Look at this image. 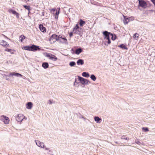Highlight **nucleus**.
Here are the masks:
<instances>
[{"mask_svg":"<svg viewBox=\"0 0 155 155\" xmlns=\"http://www.w3.org/2000/svg\"><path fill=\"white\" fill-rule=\"evenodd\" d=\"M103 34L104 36V39L105 40V43H107L108 44L110 43V38L113 40H115L116 38V36L115 34L110 33L107 31H104Z\"/></svg>","mask_w":155,"mask_h":155,"instance_id":"nucleus-1","label":"nucleus"},{"mask_svg":"<svg viewBox=\"0 0 155 155\" xmlns=\"http://www.w3.org/2000/svg\"><path fill=\"white\" fill-rule=\"evenodd\" d=\"M54 39V40L53 41V42H55L56 41H59L60 42L62 43L65 44L67 43V41L66 38H62L60 35L58 36L56 35H53L50 38V40L51 41Z\"/></svg>","mask_w":155,"mask_h":155,"instance_id":"nucleus-2","label":"nucleus"},{"mask_svg":"<svg viewBox=\"0 0 155 155\" xmlns=\"http://www.w3.org/2000/svg\"><path fill=\"white\" fill-rule=\"evenodd\" d=\"M78 80L80 82L83 84H88L91 83V82L87 79L84 78L80 76H78Z\"/></svg>","mask_w":155,"mask_h":155,"instance_id":"nucleus-3","label":"nucleus"},{"mask_svg":"<svg viewBox=\"0 0 155 155\" xmlns=\"http://www.w3.org/2000/svg\"><path fill=\"white\" fill-rule=\"evenodd\" d=\"M139 7H141L142 8L145 9L147 7V4L144 0H138Z\"/></svg>","mask_w":155,"mask_h":155,"instance_id":"nucleus-4","label":"nucleus"},{"mask_svg":"<svg viewBox=\"0 0 155 155\" xmlns=\"http://www.w3.org/2000/svg\"><path fill=\"white\" fill-rule=\"evenodd\" d=\"M24 119H25V120L26 119L25 117L21 114H18L16 117V120L18 122H20V124Z\"/></svg>","mask_w":155,"mask_h":155,"instance_id":"nucleus-5","label":"nucleus"},{"mask_svg":"<svg viewBox=\"0 0 155 155\" xmlns=\"http://www.w3.org/2000/svg\"><path fill=\"white\" fill-rule=\"evenodd\" d=\"M0 120L5 124H8L9 121V118L8 117L4 115L1 116Z\"/></svg>","mask_w":155,"mask_h":155,"instance_id":"nucleus-6","label":"nucleus"},{"mask_svg":"<svg viewBox=\"0 0 155 155\" xmlns=\"http://www.w3.org/2000/svg\"><path fill=\"white\" fill-rule=\"evenodd\" d=\"M40 48L38 46L33 45L31 46V51H35L38 50H40Z\"/></svg>","mask_w":155,"mask_h":155,"instance_id":"nucleus-7","label":"nucleus"},{"mask_svg":"<svg viewBox=\"0 0 155 155\" xmlns=\"http://www.w3.org/2000/svg\"><path fill=\"white\" fill-rule=\"evenodd\" d=\"M5 76H7V75H5ZM7 76L9 77H11L12 76H14L17 77H22V75L20 74L15 72L11 73L9 74V75H8Z\"/></svg>","mask_w":155,"mask_h":155,"instance_id":"nucleus-8","label":"nucleus"},{"mask_svg":"<svg viewBox=\"0 0 155 155\" xmlns=\"http://www.w3.org/2000/svg\"><path fill=\"white\" fill-rule=\"evenodd\" d=\"M36 145L39 147L42 148L44 147V143L39 141H36Z\"/></svg>","mask_w":155,"mask_h":155,"instance_id":"nucleus-9","label":"nucleus"},{"mask_svg":"<svg viewBox=\"0 0 155 155\" xmlns=\"http://www.w3.org/2000/svg\"><path fill=\"white\" fill-rule=\"evenodd\" d=\"M0 44L6 48L8 47L9 45L8 44V43L6 41L3 40L1 41H0Z\"/></svg>","mask_w":155,"mask_h":155,"instance_id":"nucleus-10","label":"nucleus"},{"mask_svg":"<svg viewBox=\"0 0 155 155\" xmlns=\"http://www.w3.org/2000/svg\"><path fill=\"white\" fill-rule=\"evenodd\" d=\"M33 106V104L31 102H28L26 104V108L28 109H31Z\"/></svg>","mask_w":155,"mask_h":155,"instance_id":"nucleus-11","label":"nucleus"},{"mask_svg":"<svg viewBox=\"0 0 155 155\" xmlns=\"http://www.w3.org/2000/svg\"><path fill=\"white\" fill-rule=\"evenodd\" d=\"M39 28L40 30L43 32H46V29L45 27H44L43 25L42 24H40L39 25Z\"/></svg>","mask_w":155,"mask_h":155,"instance_id":"nucleus-12","label":"nucleus"},{"mask_svg":"<svg viewBox=\"0 0 155 155\" xmlns=\"http://www.w3.org/2000/svg\"><path fill=\"white\" fill-rule=\"evenodd\" d=\"M77 63L78 65H82L84 64V61L82 59H79L77 61Z\"/></svg>","mask_w":155,"mask_h":155,"instance_id":"nucleus-13","label":"nucleus"},{"mask_svg":"<svg viewBox=\"0 0 155 155\" xmlns=\"http://www.w3.org/2000/svg\"><path fill=\"white\" fill-rule=\"evenodd\" d=\"M124 19L123 20L124 22L125 25L127 24L130 21L129 18L124 16Z\"/></svg>","mask_w":155,"mask_h":155,"instance_id":"nucleus-14","label":"nucleus"},{"mask_svg":"<svg viewBox=\"0 0 155 155\" xmlns=\"http://www.w3.org/2000/svg\"><path fill=\"white\" fill-rule=\"evenodd\" d=\"M82 51L81 48H79L76 50L75 53L76 54H79Z\"/></svg>","mask_w":155,"mask_h":155,"instance_id":"nucleus-15","label":"nucleus"},{"mask_svg":"<svg viewBox=\"0 0 155 155\" xmlns=\"http://www.w3.org/2000/svg\"><path fill=\"white\" fill-rule=\"evenodd\" d=\"M94 120L97 123H100L101 121V119L98 117H94Z\"/></svg>","mask_w":155,"mask_h":155,"instance_id":"nucleus-16","label":"nucleus"},{"mask_svg":"<svg viewBox=\"0 0 155 155\" xmlns=\"http://www.w3.org/2000/svg\"><path fill=\"white\" fill-rule=\"evenodd\" d=\"M42 66L44 68L46 69L48 67L49 65L47 62H44L42 63Z\"/></svg>","mask_w":155,"mask_h":155,"instance_id":"nucleus-17","label":"nucleus"},{"mask_svg":"<svg viewBox=\"0 0 155 155\" xmlns=\"http://www.w3.org/2000/svg\"><path fill=\"white\" fill-rule=\"evenodd\" d=\"M23 49L26 50L31 51V46H24Z\"/></svg>","mask_w":155,"mask_h":155,"instance_id":"nucleus-18","label":"nucleus"},{"mask_svg":"<svg viewBox=\"0 0 155 155\" xmlns=\"http://www.w3.org/2000/svg\"><path fill=\"white\" fill-rule=\"evenodd\" d=\"M82 74L83 77H84L86 78H88L90 76V75L88 73L85 72H83Z\"/></svg>","mask_w":155,"mask_h":155,"instance_id":"nucleus-19","label":"nucleus"},{"mask_svg":"<svg viewBox=\"0 0 155 155\" xmlns=\"http://www.w3.org/2000/svg\"><path fill=\"white\" fill-rule=\"evenodd\" d=\"M80 29H73V33L74 34H79L80 31H79Z\"/></svg>","mask_w":155,"mask_h":155,"instance_id":"nucleus-20","label":"nucleus"},{"mask_svg":"<svg viewBox=\"0 0 155 155\" xmlns=\"http://www.w3.org/2000/svg\"><path fill=\"white\" fill-rule=\"evenodd\" d=\"M118 47L123 49L127 50V48L126 46L125 45H124V44L120 45L118 46Z\"/></svg>","mask_w":155,"mask_h":155,"instance_id":"nucleus-21","label":"nucleus"},{"mask_svg":"<svg viewBox=\"0 0 155 155\" xmlns=\"http://www.w3.org/2000/svg\"><path fill=\"white\" fill-rule=\"evenodd\" d=\"M85 21L82 19H80L79 21V25L81 26H83L85 24Z\"/></svg>","mask_w":155,"mask_h":155,"instance_id":"nucleus-22","label":"nucleus"},{"mask_svg":"<svg viewBox=\"0 0 155 155\" xmlns=\"http://www.w3.org/2000/svg\"><path fill=\"white\" fill-rule=\"evenodd\" d=\"M69 65L71 67H74L76 65V63L74 61H71L70 62Z\"/></svg>","mask_w":155,"mask_h":155,"instance_id":"nucleus-23","label":"nucleus"},{"mask_svg":"<svg viewBox=\"0 0 155 155\" xmlns=\"http://www.w3.org/2000/svg\"><path fill=\"white\" fill-rule=\"evenodd\" d=\"M5 51L9 52L12 54H14V52H13V50L11 49H9L8 48H5Z\"/></svg>","mask_w":155,"mask_h":155,"instance_id":"nucleus-24","label":"nucleus"},{"mask_svg":"<svg viewBox=\"0 0 155 155\" xmlns=\"http://www.w3.org/2000/svg\"><path fill=\"white\" fill-rule=\"evenodd\" d=\"M90 78L93 81H95L96 79V78L94 74H91Z\"/></svg>","mask_w":155,"mask_h":155,"instance_id":"nucleus-25","label":"nucleus"},{"mask_svg":"<svg viewBox=\"0 0 155 155\" xmlns=\"http://www.w3.org/2000/svg\"><path fill=\"white\" fill-rule=\"evenodd\" d=\"M8 12L10 13H12L13 14L15 15L16 13V12L14 10L12 9H9L8 10Z\"/></svg>","mask_w":155,"mask_h":155,"instance_id":"nucleus-26","label":"nucleus"},{"mask_svg":"<svg viewBox=\"0 0 155 155\" xmlns=\"http://www.w3.org/2000/svg\"><path fill=\"white\" fill-rule=\"evenodd\" d=\"M25 37L24 35H21L19 38L21 42L22 41L25 39Z\"/></svg>","mask_w":155,"mask_h":155,"instance_id":"nucleus-27","label":"nucleus"},{"mask_svg":"<svg viewBox=\"0 0 155 155\" xmlns=\"http://www.w3.org/2000/svg\"><path fill=\"white\" fill-rule=\"evenodd\" d=\"M57 59L58 58L55 56L53 55L51 59L53 61H56Z\"/></svg>","mask_w":155,"mask_h":155,"instance_id":"nucleus-28","label":"nucleus"},{"mask_svg":"<svg viewBox=\"0 0 155 155\" xmlns=\"http://www.w3.org/2000/svg\"><path fill=\"white\" fill-rule=\"evenodd\" d=\"M139 36V35L137 33H135L133 37L136 40L137 39V38H137Z\"/></svg>","mask_w":155,"mask_h":155,"instance_id":"nucleus-29","label":"nucleus"},{"mask_svg":"<svg viewBox=\"0 0 155 155\" xmlns=\"http://www.w3.org/2000/svg\"><path fill=\"white\" fill-rule=\"evenodd\" d=\"M23 7L25 8V9H27L28 11L29 12H30V9L29 6H28L26 5H24Z\"/></svg>","mask_w":155,"mask_h":155,"instance_id":"nucleus-30","label":"nucleus"},{"mask_svg":"<svg viewBox=\"0 0 155 155\" xmlns=\"http://www.w3.org/2000/svg\"><path fill=\"white\" fill-rule=\"evenodd\" d=\"M60 9V8H59V10L58 11V12H57L55 14V17L56 18H57L58 17V14L59 13Z\"/></svg>","mask_w":155,"mask_h":155,"instance_id":"nucleus-31","label":"nucleus"},{"mask_svg":"<svg viewBox=\"0 0 155 155\" xmlns=\"http://www.w3.org/2000/svg\"><path fill=\"white\" fill-rule=\"evenodd\" d=\"M53 55L50 54H47V57L51 59V58L53 56Z\"/></svg>","mask_w":155,"mask_h":155,"instance_id":"nucleus-32","label":"nucleus"},{"mask_svg":"<svg viewBox=\"0 0 155 155\" xmlns=\"http://www.w3.org/2000/svg\"><path fill=\"white\" fill-rule=\"evenodd\" d=\"M121 138L122 139H125L128 140L129 138L124 136H123L121 137Z\"/></svg>","mask_w":155,"mask_h":155,"instance_id":"nucleus-33","label":"nucleus"},{"mask_svg":"<svg viewBox=\"0 0 155 155\" xmlns=\"http://www.w3.org/2000/svg\"><path fill=\"white\" fill-rule=\"evenodd\" d=\"M142 129L145 130L146 132L148 131H149L147 127H143Z\"/></svg>","mask_w":155,"mask_h":155,"instance_id":"nucleus-34","label":"nucleus"},{"mask_svg":"<svg viewBox=\"0 0 155 155\" xmlns=\"http://www.w3.org/2000/svg\"><path fill=\"white\" fill-rule=\"evenodd\" d=\"M73 29H80L78 25L77 24L75 27L73 28Z\"/></svg>","mask_w":155,"mask_h":155,"instance_id":"nucleus-35","label":"nucleus"},{"mask_svg":"<svg viewBox=\"0 0 155 155\" xmlns=\"http://www.w3.org/2000/svg\"><path fill=\"white\" fill-rule=\"evenodd\" d=\"M48 102L49 104H51L53 103V101H51V100H49Z\"/></svg>","mask_w":155,"mask_h":155,"instance_id":"nucleus-36","label":"nucleus"},{"mask_svg":"<svg viewBox=\"0 0 155 155\" xmlns=\"http://www.w3.org/2000/svg\"><path fill=\"white\" fill-rule=\"evenodd\" d=\"M15 15H16V16L17 18H19V14L18 12H16Z\"/></svg>","mask_w":155,"mask_h":155,"instance_id":"nucleus-37","label":"nucleus"},{"mask_svg":"<svg viewBox=\"0 0 155 155\" xmlns=\"http://www.w3.org/2000/svg\"><path fill=\"white\" fill-rule=\"evenodd\" d=\"M55 8H53L51 10V12H54L55 11Z\"/></svg>","mask_w":155,"mask_h":155,"instance_id":"nucleus-38","label":"nucleus"},{"mask_svg":"<svg viewBox=\"0 0 155 155\" xmlns=\"http://www.w3.org/2000/svg\"><path fill=\"white\" fill-rule=\"evenodd\" d=\"M150 1L153 2V3L155 5V0H150Z\"/></svg>","mask_w":155,"mask_h":155,"instance_id":"nucleus-39","label":"nucleus"},{"mask_svg":"<svg viewBox=\"0 0 155 155\" xmlns=\"http://www.w3.org/2000/svg\"><path fill=\"white\" fill-rule=\"evenodd\" d=\"M73 32H71L69 34V36L70 37H71L73 35Z\"/></svg>","mask_w":155,"mask_h":155,"instance_id":"nucleus-40","label":"nucleus"},{"mask_svg":"<svg viewBox=\"0 0 155 155\" xmlns=\"http://www.w3.org/2000/svg\"><path fill=\"white\" fill-rule=\"evenodd\" d=\"M75 83H76V79H75V81L74 83V85L75 84Z\"/></svg>","mask_w":155,"mask_h":155,"instance_id":"nucleus-41","label":"nucleus"},{"mask_svg":"<svg viewBox=\"0 0 155 155\" xmlns=\"http://www.w3.org/2000/svg\"><path fill=\"white\" fill-rule=\"evenodd\" d=\"M45 150H48V148H45Z\"/></svg>","mask_w":155,"mask_h":155,"instance_id":"nucleus-42","label":"nucleus"},{"mask_svg":"<svg viewBox=\"0 0 155 155\" xmlns=\"http://www.w3.org/2000/svg\"><path fill=\"white\" fill-rule=\"evenodd\" d=\"M6 79L7 80H9V78H6Z\"/></svg>","mask_w":155,"mask_h":155,"instance_id":"nucleus-43","label":"nucleus"},{"mask_svg":"<svg viewBox=\"0 0 155 155\" xmlns=\"http://www.w3.org/2000/svg\"><path fill=\"white\" fill-rule=\"evenodd\" d=\"M154 6H155V5H154Z\"/></svg>","mask_w":155,"mask_h":155,"instance_id":"nucleus-44","label":"nucleus"}]
</instances>
